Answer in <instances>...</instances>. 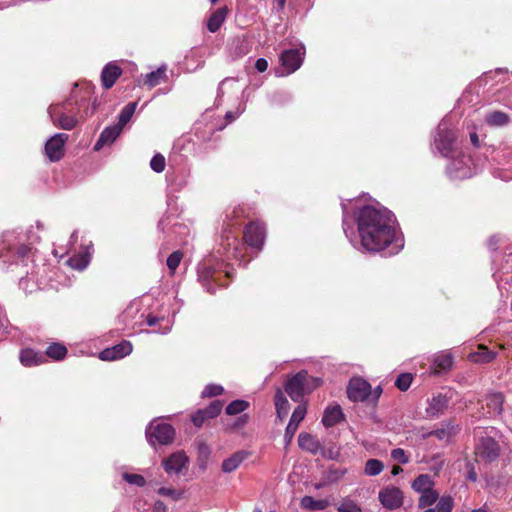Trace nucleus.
<instances>
[{
    "label": "nucleus",
    "instance_id": "49530a36",
    "mask_svg": "<svg viewBox=\"0 0 512 512\" xmlns=\"http://www.w3.org/2000/svg\"><path fill=\"white\" fill-rule=\"evenodd\" d=\"M157 492L159 495L169 497L173 500H179L182 497V492L173 488L161 487Z\"/></svg>",
    "mask_w": 512,
    "mask_h": 512
},
{
    "label": "nucleus",
    "instance_id": "a18cd8bd",
    "mask_svg": "<svg viewBox=\"0 0 512 512\" xmlns=\"http://www.w3.org/2000/svg\"><path fill=\"white\" fill-rule=\"evenodd\" d=\"M452 507L453 499L451 497H442L434 509L439 512H451Z\"/></svg>",
    "mask_w": 512,
    "mask_h": 512
},
{
    "label": "nucleus",
    "instance_id": "de8ad7c7",
    "mask_svg": "<svg viewBox=\"0 0 512 512\" xmlns=\"http://www.w3.org/2000/svg\"><path fill=\"white\" fill-rule=\"evenodd\" d=\"M338 510L340 512H362L360 506L352 500L344 501Z\"/></svg>",
    "mask_w": 512,
    "mask_h": 512
},
{
    "label": "nucleus",
    "instance_id": "e2e57ef3",
    "mask_svg": "<svg viewBox=\"0 0 512 512\" xmlns=\"http://www.w3.org/2000/svg\"><path fill=\"white\" fill-rule=\"evenodd\" d=\"M203 286L205 287V289L209 292V293H214L215 292V289L214 287H212V285L210 284L209 280L203 282Z\"/></svg>",
    "mask_w": 512,
    "mask_h": 512
},
{
    "label": "nucleus",
    "instance_id": "37998d69",
    "mask_svg": "<svg viewBox=\"0 0 512 512\" xmlns=\"http://www.w3.org/2000/svg\"><path fill=\"white\" fill-rule=\"evenodd\" d=\"M182 259V253L179 251L173 252L168 258H167V266L171 273H174L177 267L179 266Z\"/></svg>",
    "mask_w": 512,
    "mask_h": 512
},
{
    "label": "nucleus",
    "instance_id": "c756f323",
    "mask_svg": "<svg viewBox=\"0 0 512 512\" xmlns=\"http://www.w3.org/2000/svg\"><path fill=\"white\" fill-rule=\"evenodd\" d=\"M165 72H166V68L163 66V67H159L155 71L148 73L145 77V84L149 88H153V87L157 86L158 84H160L161 81L164 80Z\"/></svg>",
    "mask_w": 512,
    "mask_h": 512
},
{
    "label": "nucleus",
    "instance_id": "4be33fe9",
    "mask_svg": "<svg viewBox=\"0 0 512 512\" xmlns=\"http://www.w3.org/2000/svg\"><path fill=\"white\" fill-rule=\"evenodd\" d=\"M45 361V356L32 349H23L20 353V362L26 367L39 365Z\"/></svg>",
    "mask_w": 512,
    "mask_h": 512
},
{
    "label": "nucleus",
    "instance_id": "aec40b11",
    "mask_svg": "<svg viewBox=\"0 0 512 512\" xmlns=\"http://www.w3.org/2000/svg\"><path fill=\"white\" fill-rule=\"evenodd\" d=\"M487 413L490 415H499L503 409L504 397L499 392L489 393L485 397Z\"/></svg>",
    "mask_w": 512,
    "mask_h": 512
},
{
    "label": "nucleus",
    "instance_id": "5701e85b",
    "mask_svg": "<svg viewBox=\"0 0 512 512\" xmlns=\"http://www.w3.org/2000/svg\"><path fill=\"white\" fill-rule=\"evenodd\" d=\"M228 10L226 7L218 8L208 19L207 28L211 33L217 32L224 23Z\"/></svg>",
    "mask_w": 512,
    "mask_h": 512
},
{
    "label": "nucleus",
    "instance_id": "bf43d9fd",
    "mask_svg": "<svg viewBox=\"0 0 512 512\" xmlns=\"http://www.w3.org/2000/svg\"><path fill=\"white\" fill-rule=\"evenodd\" d=\"M166 322H167V324L165 325V327L159 328L157 330H154L153 332L159 333V334H167V333H169L170 330H171V324H169V321H166Z\"/></svg>",
    "mask_w": 512,
    "mask_h": 512
},
{
    "label": "nucleus",
    "instance_id": "a19ab883",
    "mask_svg": "<svg viewBox=\"0 0 512 512\" xmlns=\"http://www.w3.org/2000/svg\"><path fill=\"white\" fill-rule=\"evenodd\" d=\"M411 383L412 375L409 373H403L397 377L395 381V386L401 391H406L409 389Z\"/></svg>",
    "mask_w": 512,
    "mask_h": 512
},
{
    "label": "nucleus",
    "instance_id": "ddd939ff",
    "mask_svg": "<svg viewBox=\"0 0 512 512\" xmlns=\"http://www.w3.org/2000/svg\"><path fill=\"white\" fill-rule=\"evenodd\" d=\"M131 352L132 344L129 341H122L113 347L101 351L99 358L103 361H114L129 355Z\"/></svg>",
    "mask_w": 512,
    "mask_h": 512
},
{
    "label": "nucleus",
    "instance_id": "6ab92c4d",
    "mask_svg": "<svg viewBox=\"0 0 512 512\" xmlns=\"http://www.w3.org/2000/svg\"><path fill=\"white\" fill-rule=\"evenodd\" d=\"M344 419V414L340 405L329 406L325 409L322 423L325 427H333Z\"/></svg>",
    "mask_w": 512,
    "mask_h": 512
},
{
    "label": "nucleus",
    "instance_id": "4468645a",
    "mask_svg": "<svg viewBox=\"0 0 512 512\" xmlns=\"http://www.w3.org/2000/svg\"><path fill=\"white\" fill-rule=\"evenodd\" d=\"M448 407V398L442 394L433 396L428 400L426 415L430 418H436L442 415Z\"/></svg>",
    "mask_w": 512,
    "mask_h": 512
},
{
    "label": "nucleus",
    "instance_id": "338daca9",
    "mask_svg": "<svg viewBox=\"0 0 512 512\" xmlns=\"http://www.w3.org/2000/svg\"><path fill=\"white\" fill-rule=\"evenodd\" d=\"M343 230H344V233L346 234V236L349 237L348 228H347V223H346V218L345 217L343 218Z\"/></svg>",
    "mask_w": 512,
    "mask_h": 512
},
{
    "label": "nucleus",
    "instance_id": "69168bd1",
    "mask_svg": "<svg viewBox=\"0 0 512 512\" xmlns=\"http://www.w3.org/2000/svg\"><path fill=\"white\" fill-rule=\"evenodd\" d=\"M468 478L472 481H476L477 479V475H476V472L475 471H470L469 474H468Z\"/></svg>",
    "mask_w": 512,
    "mask_h": 512
},
{
    "label": "nucleus",
    "instance_id": "8fccbe9b",
    "mask_svg": "<svg viewBox=\"0 0 512 512\" xmlns=\"http://www.w3.org/2000/svg\"><path fill=\"white\" fill-rule=\"evenodd\" d=\"M208 419L206 415L204 414L203 410H198L193 416H192V422L195 426L200 427L204 423V421Z\"/></svg>",
    "mask_w": 512,
    "mask_h": 512
},
{
    "label": "nucleus",
    "instance_id": "9b49d317",
    "mask_svg": "<svg viewBox=\"0 0 512 512\" xmlns=\"http://www.w3.org/2000/svg\"><path fill=\"white\" fill-rule=\"evenodd\" d=\"M379 501L384 508L395 510L403 503V495L397 487H386L379 492Z\"/></svg>",
    "mask_w": 512,
    "mask_h": 512
},
{
    "label": "nucleus",
    "instance_id": "393cba45",
    "mask_svg": "<svg viewBox=\"0 0 512 512\" xmlns=\"http://www.w3.org/2000/svg\"><path fill=\"white\" fill-rule=\"evenodd\" d=\"M330 505L328 499L315 500L311 496H304L300 501V506L308 511H320L326 509Z\"/></svg>",
    "mask_w": 512,
    "mask_h": 512
},
{
    "label": "nucleus",
    "instance_id": "7ed1b4c3",
    "mask_svg": "<svg viewBox=\"0 0 512 512\" xmlns=\"http://www.w3.org/2000/svg\"><path fill=\"white\" fill-rule=\"evenodd\" d=\"M500 454L497 441L488 435L480 436L475 443V456L479 462L490 463L495 461Z\"/></svg>",
    "mask_w": 512,
    "mask_h": 512
},
{
    "label": "nucleus",
    "instance_id": "9d476101",
    "mask_svg": "<svg viewBox=\"0 0 512 512\" xmlns=\"http://www.w3.org/2000/svg\"><path fill=\"white\" fill-rule=\"evenodd\" d=\"M305 48L288 49L282 52L280 60L286 73L290 74L298 70L303 62Z\"/></svg>",
    "mask_w": 512,
    "mask_h": 512
},
{
    "label": "nucleus",
    "instance_id": "2f4dec72",
    "mask_svg": "<svg viewBox=\"0 0 512 512\" xmlns=\"http://www.w3.org/2000/svg\"><path fill=\"white\" fill-rule=\"evenodd\" d=\"M486 122L491 126H503L509 122V116L501 111H494L486 116Z\"/></svg>",
    "mask_w": 512,
    "mask_h": 512
},
{
    "label": "nucleus",
    "instance_id": "5fc2aeb1",
    "mask_svg": "<svg viewBox=\"0 0 512 512\" xmlns=\"http://www.w3.org/2000/svg\"><path fill=\"white\" fill-rule=\"evenodd\" d=\"M244 111V107H239L235 112L228 111L226 113V119L231 122L235 120L240 114H242Z\"/></svg>",
    "mask_w": 512,
    "mask_h": 512
},
{
    "label": "nucleus",
    "instance_id": "7c9ffc66",
    "mask_svg": "<svg viewBox=\"0 0 512 512\" xmlns=\"http://www.w3.org/2000/svg\"><path fill=\"white\" fill-rule=\"evenodd\" d=\"M433 487V481L431 477L427 474H421L419 475L412 483V488L422 493L424 491H427Z\"/></svg>",
    "mask_w": 512,
    "mask_h": 512
},
{
    "label": "nucleus",
    "instance_id": "f704fd0d",
    "mask_svg": "<svg viewBox=\"0 0 512 512\" xmlns=\"http://www.w3.org/2000/svg\"><path fill=\"white\" fill-rule=\"evenodd\" d=\"M67 354V348L59 343L48 346L46 355L54 360H62Z\"/></svg>",
    "mask_w": 512,
    "mask_h": 512
},
{
    "label": "nucleus",
    "instance_id": "72a5a7b5",
    "mask_svg": "<svg viewBox=\"0 0 512 512\" xmlns=\"http://www.w3.org/2000/svg\"><path fill=\"white\" fill-rule=\"evenodd\" d=\"M137 107L136 102H131L127 104L121 111L119 115V120L117 125L120 126L122 129L123 127L131 120L135 110Z\"/></svg>",
    "mask_w": 512,
    "mask_h": 512
},
{
    "label": "nucleus",
    "instance_id": "f3484780",
    "mask_svg": "<svg viewBox=\"0 0 512 512\" xmlns=\"http://www.w3.org/2000/svg\"><path fill=\"white\" fill-rule=\"evenodd\" d=\"M122 74V70L114 63H108L102 70L101 82L104 88H111Z\"/></svg>",
    "mask_w": 512,
    "mask_h": 512
},
{
    "label": "nucleus",
    "instance_id": "09e8293b",
    "mask_svg": "<svg viewBox=\"0 0 512 512\" xmlns=\"http://www.w3.org/2000/svg\"><path fill=\"white\" fill-rule=\"evenodd\" d=\"M391 457L393 460L398 461L401 464H406L409 462V457L406 455L405 451L401 448L393 449L391 452Z\"/></svg>",
    "mask_w": 512,
    "mask_h": 512
},
{
    "label": "nucleus",
    "instance_id": "2eb2a0df",
    "mask_svg": "<svg viewBox=\"0 0 512 512\" xmlns=\"http://www.w3.org/2000/svg\"><path fill=\"white\" fill-rule=\"evenodd\" d=\"M187 461L188 458L183 452H176L163 461V467L169 474L179 473L185 467Z\"/></svg>",
    "mask_w": 512,
    "mask_h": 512
},
{
    "label": "nucleus",
    "instance_id": "774afa93",
    "mask_svg": "<svg viewBox=\"0 0 512 512\" xmlns=\"http://www.w3.org/2000/svg\"><path fill=\"white\" fill-rule=\"evenodd\" d=\"M471 512H488L484 507L473 509Z\"/></svg>",
    "mask_w": 512,
    "mask_h": 512
},
{
    "label": "nucleus",
    "instance_id": "a211bd4d",
    "mask_svg": "<svg viewBox=\"0 0 512 512\" xmlns=\"http://www.w3.org/2000/svg\"><path fill=\"white\" fill-rule=\"evenodd\" d=\"M298 445L301 449L316 455L322 450V445L316 436L308 433H300L298 436Z\"/></svg>",
    "mask_w": 512,
    "mask_h": 512
},
{
    "label": "nucleus",
    "instance_id": "a878e982",
    "mask_svg": "<svg viewBox=\"0 0 512 512\" xmlns=\"http://www.w3.org/2000/svg\"><path fill=\"white\" fill-rule=\"evenodd\" d=\"M433 364L436 373L447 371L453 365V357L449 352H441L434 357Z\"/></svg>",
    "mask_w": 512,
    "mask_h": 512
},
{
    "label": "nucleus",
    "instance_id": "680f3d73",
    "mask_svg": "<svg viewBox=\"0 0 512 512\" xmlns=\"http://www.w3.org/2000/svg\"><path fill=\"white\" fill-rule=\"evenodd\" d=\"M470 140H471V142H472V144H473L474 146H478V144H479V138H478V135H477L475 132H473V133H471V134H470Z\"/></svg>",
    "mask_w": 512,
    "mask_h": 512
},
{
    "label": "nucleus",
    "instance_id": "0eeeda50",
    "mask_svg": "<svg viewBox=\"0 0 512 512\" xmlns=\"http://www.w3.org/2000/svg\"><path fill=\"white\" fill-rule=\"evenodd\" d=\"M372 394L371 385L360 377L352 378L347 387L348 398L353 402H363Z\"/></svg>",
    "mask_w": 512,
    "mask_h": 512
},
{
    "label": "nucleus",
    "instance_id": "bb28decb",
    "mask_svg": "<svg viewBox=\"0 0 512 512\" xmlns=\"http://www.w3.org/2000/svg\"><path fill=\"white\" fill-rule=\"evenodd\" d=\"M275 408L277 417L281 420L287 416L290 410V404L280 389H278L275 394Z\"/></svg>",
    "mask_w": 512,
    "mask_h": 512
},
{
    "label": "nucleus",
    "instance_id": "e433bc0d",
    "mask_svg": "<svg viewBox=\"0 0 512 512\" xmlns=\"http://www.w3.org/2000/svg\"><path fill=\"white\" fill-rule=\"evenodd\" d=\"M249 407V403L244 400H235L232 401L227 407H226V413L228 415H236L243 411H245Z\"/></svg>",
    "mask_w": 512,
    "mask_h": 512
},
{
    "label": "nucleus",
    "instance_id": "4d7b16f0",
    "mask_svg": "<svg viewBox=\"0 0 512 512\" xmlns=\"http://www.w3.org/2000/svg\"><path fill=\"white\" fill-rule=\"evenodd\" d=\"M159 321H164V318H158L156 316L148 315L146 323L150 327H154Z\"/></svg>",
    "mask_w": 512,
    "mask_h": 512
},
{
    "label": "nucleus",
    "instance_id": "864d4df0",
    "mask_svg": "<svg viewBox=\"0 0 512 512\" xmlns=\"http://www.w3.org/2000/svg\"><path fill=\"white\" fill-rule=\"evenodd\" d=\"M298 426L288 423L285 429V437L290 441L296 433Z\"/></svg>",
    "mask_w": 512,
    "mask_h": 512
},
{
    "label": "nucleus",
    "instance_id": "6e6552de",
    "mask_svg": "<svg viewBox=\"0 0 512 512\" xmlns=\"http://www.w3.org/2000/svg\"><path fill=\"white\" fill-rule=\"evenodd\" d=\"M64 106L60 104L51 105L48 108V115L52 123L63 130H71L77 124V119L72 115L64 113Z\"/></svg>",
    "mask_w": 512,
    "mask_h": 512
},
{
    "label": "nucleus",
    "instance_id": "39448f33",
    "mask_svg": "<svg viewBox=\"0 0 512 512\" xmlns=\"http://www.w3.org/2000/svg\"><path fill=\"white\" fill-rule=\"evenodd\" d=\"M455 140V134L450 129V124L447 118H444L438 125L437 133L434 139L437 150L443 155L448 156L452 149Z\"/></svg>",
    "mask_w": 512,
    "mask_h": 512
},
{
    "label": "nucleus",
    "instance_id": "c9c22d12",
    "mask_svg": "<svg viewBox=\"0 0 512 512\" xmlns=\"http://www.w3.org/2000/svg\"><path fill=\"white\" fill-rule=\"evenodd\" d=\"M438 497H439V494L436 491H434L432 488L427 491L422 492L420 499H419V507L425 508V507L431 506L433 503L436 502Z\"/></svg>",
    "mask_w": 512,
    "mask_h": 512
},
{
    "label": "nucleus",
    "instance_id": "473e14b6",
    "mask_svg": "<svg viewBox=\"0 0 512 512\" xmlns=\"http://www.w3.org/2000/svg\"><path fill=\"white\" fill-rule=\"evenodd\" d=\"M384 469V464L378 459H369L365 463L364 474L367 476H377Z\"/></svg>",
    "mask_w": 512,
    "mask_h": 512
},
{
    "label": "nucleus",
    "instance_id": "0e129e2a",
    "mask_svg": "<svg viewBox=\"0 0 512 512\" xmlns=\"http://www.w3.org/2000/svg\"><path fill=\"white\" fill-rule=\"evenodd\" d=\"M402 468L400 466H393L392 468V474L393 475H398L402 472Z\"/></svg>",
    "mask_w": 512,
    "mask_h": 512
},
{
    "label": "nucleus",
    "instance_id": "3c124183",
    "mask_svg": "<svg viewBox=\"0 0 512 512\" xmlns=\"http://www.w3.org/2000/svg\"><path fill=\"white\" fill-rule=\"evenodd\" d=\"M31 250L32 248L30 246H27V245H21L17 248L16 250V254L20 257V258H27L29 256V254L31 253Z\"/></svg>",
    "mask_w": 512,
    "mask_h": 512
},
{
    "label": "nucleus",
    "instance_id": "13d9d810",
    "mask_svg": "<svg viewBox=\"0 0 512 512\" xmlns=\"http://www.w3.org/2000/svg\"><path fill=\"white\" fill-rule=\"evenodd\" d=\"M382 393V389L380 386H378L374 391H372V394L370 396L372 401H377Z\"/></svg>",
    "mask_w": 512,
    "mask_h": 512
},
{
    "label": "nucleus",
    "instance_id": "f03ea898",
    "mask_svg": "<svg viewBox=\"0 0 512 512\" xmlns=\"http://www.w3.org/2000/svg\"><path fill=\"white\" fill-rule=\"evenodd\" d=\"M318 385V380L310 377L308 373L303 370L286 382L285 390L293 401L298 402L305 394L310 393Z\"/></svg>",
    "mask_w": 512,
    "mask_h": 512
},
{
    "label": "nucleus",
    "instance_id": "f8f14e48",
    "mask_svg": "<svg viewBox=\"0 0 512 512\" xmlns=\"http://www.w3.org/2000/svg\"><path fill=\"white\" fill-rule=\"evenodd\" d=\"M245 242L254 248L260 249L265 239V228L258 222L248 224L244 231Z\"/></svg>",
    "mask_w": 512,
    "mask_h": 512
},
{
    "label": "nucleus",
    "instance_id": "f257e3e1",
    "mask_svg": "<svg viewBox=\"0 0 512 512\" xmlns=\"http://www.w3.org/2000/svg\"><path fill=\"white\" fill-rule=\"evenodd\" d=\"M356 223L365 250L378 252L393 244L395 254L403 248V241L396 238L393 214L386 208L366 205L358 211Z\"/></svg>",
    "mask_w": 512,
    "mask_h": 512
},
{
    "label": "nucleus",
    "instance_id": "c85d7f7f",
    "mask_svg": "<svg viewBox=\"0 0 512 512\" xmlns=\"http://www.w3.org/2000/svg\"><path fill=\"white\" fill-rule=\"evenodd\" d=\"M496 354L489 351L486 347L480 346L477 352L471 353L469 358L476 363H488L495 358Z\"/></svg>",
    "mask_w": 512,
    "mask_h": 512
},
{
    "label": "nucleus",
    "instance_id": "052dcab7",
    "mask_svg": "<svg viewBox=\"0 0 512 512\" xmlns=\"http://www.w3.org/2000/svg\"><path fill=\"white\" fill-rule=\"evenodd\" d=\"M229 82H234V80L232 79H226L224 81L221 82V84L219 85V88H218V97L223 93V87L229 83Z\"/></svg>",
    "mask_w": 512,
    "mask_h": 512
},
{
    "label": "nucleus",
    "instance_id": "412c9836",
    "mask_svg": "<svg viewBox=\"0 0 512 512\" xmlns=\"http://www.w3.org/2000/svg\"><path fill=\"white\" fill-rule=\"evenodd\" d=\"M459 431L457 425L447 421L441 424V427L430 431L426 436H435L439 440H449L452 436L456 435Z\"/></svg>",
    "mask_w": 512,
    "mask_h": 512
},
{
    "label": "nucleus",
    "instance_id": "4c0bfd02",
    "mask_svg": "<svg viewBox=\"0 0 512 512\" xmlns=\"http://www.w3.org/2000/svg\"><path fill=\"white\" fill-rule=\"evenodd\" d=\"M307 413V409H306V406L305 405H298L292 415H291V418H290V421L289 423L290 424H293L295 426H299V424L303 421V419L305 418V415Z\"/></svg>",
    "mask_w": 512,
    "mask_h": 512
},
{
    "label": "nucleus",
    "instance_id": "603ef678",
    "mask_svg": "<svg viewBox=\"0 0 512 512\" xmlns=\"http://www.w3.org/2000/svg\"><path fill=\"white\" fill-rule=\"evenodd\" d=\"M255 68L259 72H265L267 70V68H268L267 60L264 59V58L257 59L256 62H255Z\"/></svg>",
    "mask_w": 512,
    "mask_h": 512
},
{
    "label": "nucleus",
    "instance_id": "79ce46f5",
    "mask_svg": "<svg viewBox=\"0 0 512 512\" xmlns=\"http://www.w3.org/2000/svg\"><path fill=\"white\" fill-rule=\"evenodd\" d=\"M165 165V158L163 155L159 153L155 154L150 161L151 169L157 173L163 172L165 169Z\"/></svg>",
    "mask_w": 512,
    "mask_h": 512
},
{
    "label": "nucleus",
    "instance_id": "dca6fc26",
    "mask_svg": "<svg viewBox=\"0 0 512 512\" xmlns=\"http://www.w3.org/2000/svg\"><path fill=\"white\" fill-rule=\"evenodd\" d=\"M122 128L118 126L117 124L113 126L106 127L102 133L100 134L95 146L94 150L99 151L104 147L105 145L112 144L116 138L121 133Z\"/></svg>",
    "mask_w": 512,
    "mask_h": 512
},
{
    "label": "nucleus",
    "instance_id": "ea45409f",
    "mask_svg": "<svg viewBox=\"0 0 512 512\" xmlns=\"http://www.w3.org/2000/svg\"><path fill=\"white\" fill-rule=\"evenodd\" d=\"M122 477L127 483H129L131 485L143 487L146 484L145 478L140 474H133V473L125 472L122 474Z\"/></svg>",
    "mask_w": 512,
    "mask_h": 512
},
{
    "label": "nucleus",
    "instance_id": "423d86ee",
    "mask_svg": "<svg viewBox=\"0 0 512 512\" xmlns=\"http://www.w3.org/2000/svg\"><path fill=\"white\" fill-rule=\"evenodd\" d=\"M471 165V157L463 155L460 158H455L450 161L447 167V173L452 179H466L474 174Z\"/></svg>",
    "mask_w": 512,
    "mask_h": 512
},
{
    "label": "nucleus",
    "instance_id": "cd10ccee",
    "mask_svg": "<svg viewBox=\"0 0 512 512\" xmlns=\"http://www.w3.org/2000/svg\"><path fill=\"white\" fill-rule=\"evenodd\" d=\"M90 258H91V254L87 248L84 252L78 253V254L72 256L71 258H69L68 264L73 269H77V270L81 271L88 266V264L90 262Z\"/></svg>",
    "mask_w": 512,
    "mask_h": 512
},
{
    "label": "nucleus",
    "instance_id": "1a4fd4ad",
    "mask_svg": "<svg viewBox=\"0 0 512 512\" xmlns=\"http://www.w3.org/2000/svg\"><path fill=\"white\" fill-rule=\"evenodd\" d=\"M68 140L65 133H56L45 144V154L50 161H59L64 155V145Z\"/></svg>",
    "mask_w": 512,
    "mask_h": 512
},
{
    "label": "nucleus",
    "instance_id": "c03bdc74",
    "mask_svg": "<svg viewBox=\"0 0 512 512\" xmlns=\"http://www.w3.org/2000/svg\"><path fill=\"white\" fill-rule=\"evenodd\" d=\"M224 389L222 386L217 384H209L202 391V397H214L221 395Z\"/></svg>",
    "mask_w": 512,
    "mask_h": 512
},
{
    "label": "nucleus",
    "instance_id": "b1692460",
    "mask_svg": "<svg viewBox=\"0 0 512 512\" xmlns=\"http://www.w3.org/2000/svg\"><path fill=\"white\" fill-rule=\"evenodd\" d=\"M247 453L244 451H238L231 455L229 458L222 462V471L225 473H231L236 470L241 463L246 459Z\"/></svg>",
    "mask_w": 512,
    "mask_h": 512
},
{
    "label": "nucleus",
    "instance_id": "58836bf2",
    "mask_svg": "<svg viewBox=\"0 0 512 512\" xmlns=\"http://www.w3.org/2000/svg\"><path fill=\"white\" fill-rule=\"evenodd\" d=\"M223 408V403L219 400L213 401L207 408L202 409L208 419L218 416Z\"/></svg>",
    "mask_w": 512,
    "mask_h": 512
},
{
    "label": "nucleus",
    "instance_id": "20e7f679",
    "mask_svg": "<svg viewBox=\"0 0 512 512\" xmlns=\"http://www.w3.org/2000/svg\"><path fill=\"white\" fill-rule=\"evenodd\" d=\"M175 435L174 428L166 423H151L146 429V437L151 445L169 444Z\"/></svg>",
    "mask_w": 512,
    "mask_h": 512
},
{
    "label": "nucleus",
    "instance_id": "6e6d98bb",
    "mask_svg": "<svg viewBox=\"0 0 512 512\" xmlns=\"http://www.w3.org/2000/svg\"><path fill=\"white\" fill-rule=\"evenodd\" d=\"M166 511H167L166 505L160 500L156 501L152 507V512H166Z\"/></svg>",
    "mask_w": 512,
    "mask_h": 512
}]
</instances>
